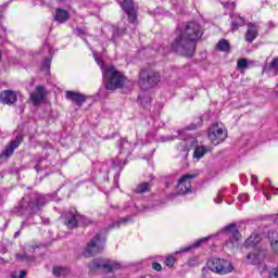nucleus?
Instances as JSON below:
<instances>
[{
  "label": "nucleus",
  "instance_id": "f257e3e1",
  "mask_svg": "<svg viewBox=\"0 0 278 278\" xmlns=\"http://www.w3.org/2000/svg\"><path fill=\"white\" fill-rule=\"evenodd\" d=\"M47 203V198L39 193H30L22 198L17 207L13 211L17 216H24V214H37Z\"/></svg>",
  "mask_w": 278,
  "mask_h": 278
},
{
  "label": "nucleus",
  "instance_id": "f03ea898",
  "mask_svg": "<svg viewBox=\"0 0 278 278\" xmlns=\"http://www.w3.org/2000/svg\"><path fill=\"white\" fill-rule=\"evenodd\" d=\"M102 77L106 90L114 91L118 90V88H131L134 86L131 81L125 77V74L118 72L114 66L106 67L102 72Z\"/></svg>",
  "mask_w": 278,
  "mask_h": 278
},
{
  "label": "nucleus",
  "instance_id": "7ed1b4c3",
  "mask_svg": "<svg viewBox=\"0 0 278 278\" xmlns=\"http://www.w3.org/2000/svg\"><path fill=\"white\" fill-rule=\"evenodd\" d=\"M262 242V237L256 232H253L249 239L244 242L245 249H254L253 252L247 255L248 264H252L253 266H260L262 262L266 258V251L260 250L257 244Z\"/></svg>",
  "mask_w": 278,
  "mask_h": 278
},
{
  "label": "nucleus",
  "instance_id": "20e7f679",
  "mask_svg": "<svg viewBox=\"0 0 278 278\" xmlns=\"http://www.w3.org/2000/svg\"><path fill=\"white\" fill-rule=\"evenodd\" d=\"M197 49V41L190 39V37H177L174 42H172V51L178 53V55H187L191 58Z\"/></svg>",
  "mask_w": 278,
  "mask_h": 278
},
{
  "label": "nucleus",
  "instance_id": "39448f33",
  "mask_svg": "<svg viewBox=\"0 0 278 278\" xmlns=\"http://www.w3.org/2000/svg\"><path fill=\"white\" fill-rule=\"evenodd\" d=\"M160 73L153 70H141L139 73V86L141 90H151V88H155L157 84H160Z\"/></svg>",
  "mask_w": 278,
  "mask_h": 278
},
{
  "label": "nucleus",
  "instance_id": "423d86ee",
  "mask_svg": "<svg viewBox=\"0 0 278 278\" xmlns=\"http://www.w3.org/2000/svg\"><path fill=\"white\" fill-rule=\"evenodd\" d=\"M90 270H102V273H114L121 268V263L110 258H94L89 264Z\"/></svg>",
  "mask_w": 278,
  "mask_h": 278
},
{
  "label": "nucleus",
  "instance_id": "0eeeda50",
  "mask_svg": "<svg viewBox=\"0 0 278 278\" xmlns=\"http://www.w3.org/2000/svg\"><path fill=\"white\" fill-rule=\"evenodd\" d=\"M207 268L217 275H229L233 271L231 262L225 258H212L207 262Z\"/></svg>",
  "mask_w": 278,
  "mask_h": 278
},
{
  "label": "nucleus",
  "instance_id": "6e6552de",
  "mask_svg": "<svg viewBox=\"0 0 278 278\" xmlns=\"http://www.w3.org/2000/svg\"><path fill=\"white\" fill-rule=\"evenodd\" d=\"M177 36H203V28L197 22L181 23L176 28Z\"/></svg>",
  "mask_w": 278,
  "mask_h": 278
},
{
  "label": "nucleus",
  "instance_id": "1a4fd4ad",
  "mask_svg": "<svg viewBox=\"0 0 278 278\" xmlns=\"http://www.w3.org/2000/svg\"><path fill=\"white\" fill-rule=\"evenodd\" d=\"M83 223V225H91L92 220L90 218L83 216L77 213V210L71 208L65 215V225L67 229H75L77 227V223Z\"/></svg>",
  "mask_w": 278,
  "mask_h": 278
},
{
  "label": "nucleus",
  "instance_id": "9d476101",
  "mask_svg": "<svg viewBox=\"0 0 278 278\" xmlns=\"http://www.w3.org/2000/svg\"><path fill=\"white\" fill-rule=\"evenodd\" d=\"M103 244H105V240L101 238V235H96L84 251L85 257H94V255H99V253H103Z\"/></svg>",
  "mask_w": 278,
  "mask_h": 278
},
{
  "label": "nucleus",
  "instance_id": "9b49d317",
  "mask_svg": "<svg viewBox=\"0 0 278 278\" xmlns=\"http://www.w3.org/2000/svg\"><path fill=\"white\" fill-rule=\"evenodd\" d=\"M227 139V130H225L220 125L213 124L208 128V140L214 144V147H218L222 142H225Z\"/></svg>",
  "mask_w": 278,
  "mask_h": 278
},
{
  "label": "nucleus",
  "instance_id": "f8f14e48",
  "mask_svg": "<svg viewBox=\"0 0 278 278\" xmlns=\"http://www.w3.org/2000/svg\"><path fill=\"white\" fill-rule=\"evenodd\" d=\"M197 174H187L178 180V194H190L192 190L191 179H195Z\"/></svg>",
  "mask_w": 278,
  "mask_h": 278
},
{
  "label": "nucleus",
  "instance_id": "ddd939ff",
  "mask_svg": "<svg viewBox=\"0 0 278 278\" xmlns=\"http://www.w3.org/2000/svg\"><path fill=\"white\" fill-rule=\"evenodd\" d=\"M225 229L227 233H229V240L226 242V247H228V249H235L240 241V231L236 228V224H230L226 226Z\"/></svg>",
  "mask_w": 278,
  "mask_h": 278
},
{
  "label": "nucleus",
  "instance_id": "4468645a",
  "mask_svg": "<svg viewBox=\"0 0 278 278\" xmlns=\"http://www.w3.org/2000/svg\"><path fill=\"white\" fill-rule=\"evenodd\" d=\"M119 5L127 14L129 23H136L138 20V14L136 13V8L134 7V0H124L119 3Z\"/></svg>",
  "mask_w": 278,
  "mask_h": 278
},
{
  "label": "nucleus",
  "instance_id": "2eb2a0df",
  "mask_svg": "<svg viewBox=\"0 0 278 278\" xmlns=\"http://www.w3.org/2000/svg\"><path fill=\"white\" fill-rule=\"evenodd\" d=\"M23 142V136L18 135L13 139L10 143L9 147L0 154V157H10L12 153H14V150L18 149L21 143Z\"/></svg>",
  "mask_w": 278,
  "mask_h": 278
},
{
  "label": "nucleus",
  "instance_id": "dca6fc26",
  "mask_svg": "<svg viewBox=\"0 0 278 278\" xmlns=\"http://www.w3.org/2000/svg\"><path fill=\"white\" fill-rule=\"evenodd\" d=\"M17 99L18 96L12 90H4L0 93V102L3 103V105H13V103H16Z\"/></svg>",
  "mask_w": 278,
  "mask_h": 278
},
{
  "label": "nucleus",
  "instance_id": "f3484780",
  "mask_svg": "<svg viewBox=\"0 0 278 278\" xmlns=\"http://www.w3.org/2000/svg\"><path fill=\"white\" fill-rule=\"evenodd\" d=\"M65 99H67V101H73L78 108H81V105L86 103V96L75 91H66Z\"/></svg>",
  "mask_w": 278,
  "mask_h": 278
},
{
  "label": "nucleus",
  "instance_id": "a211bd4d",
  "mask_svg": "<svg viewBox=\"0 0 278 278\" xmlns=\"http://www.w3.org/2000/svg\"><path fill=\"white\" fill-rule=\"evenodd\" d=\"M30 101H33L35 105H40V103L45 101V87L37 86L35 91L30 93Z\"/></svg>",
  "mask_w": 278,
  "mask_h": 278
},
{
  "label": "nucleus",
  "instance_id": "6ab92c4d",
  "mask_svg": "<svg viewBox=\"0 0 278 278\" xmlns=\"http://www.w3.org/2000/svg\"><path fill=\"white\" fill-rule=\"evenodd\" d=\"M71 18V14L67 10L64 9H56L54 14V21L56 23H66Z\"/></svg>",
  "mask_w": 278,
  "mask_h": 278
},
{
  "label": "nucleus",
  "instance_id": "aec40b11",
  "mask_svg": "<svg viewBox=\"0 0 278 278\" xmlns=\"http://www.w3.org/2000/svg\"><path fill=\"white\" fill-rule=\"evenodd\" d=\"M151 188H153V182L143 181L137 185L135 192L136 194H144L146 192H151Z\"/></svg>",
  "mask_w": 278,
  "mask_h": 278
},
{
  "label": "nucleus",
  "instance_id": "412c9836",
  "mask_svg": "<svg viewBox=\"0 0 278 278\" xmlns=\"http://www.w3.org/2000/svg\"><path fill=\"white\" fill-rule=\"evenodd\" d=\"M230 18L232 31H236L239 27H242V25H244V17L240 16L239 14H231Z\"/></svg>",
  "mask_w": 278,
  "mask_h": 278
},
{
  "label": "nucleus",
  "instance_id": "4be33fe9",
  "mask_svg": "<svg viewBox=\"0 0 278 278\" xmlns=\"http://www.w3.org/2000/svg\"><path fill=\"white\" fill-rule=\"evenodd\" d=\"M15 257H16L17 262H22L24 264H31V263L36 262V256H34L31 254H27V252L17 253V254H15Z\"/></svg>",
  "mask_w": 278,
  "mask_h": 278
},
{
  "label": "nucleus",
  "instance_id": "5701e85b",
  "mask_svg": "<svg viewBox=\"0 0 278 278\" xmlns=\"http://www.w3.org/2000/svg\"><path fill=\"white\" fill-rule=\"evenodd\" d=\"M111 31L112 36H123V34H128L127 33V29H121V28H116V26H112V25H109V26H105L103 28V34H105V31Z\"/></svg>",
  "mask_w": 278,
  "mask_h": 278
},
{
  "label": "nucleus",
  "instance_id": "b1692460",
  "mask_svg": "<svg viewBox=\"0 0 278 278\" xmlns=\"http://www.w3.org/2000/svg\"><path fill=\"white\" fill-rule=\"evenodd\" d=\"M216 49L218 51L228 52L231 49V46L229 45V41L227 39H222L217 42Z\"/></svg>",
  "mask_w": 278,
  "mask_h": 278
},
{
  "label": "nucleus",
  "instance_id": "393cba45",
  "mask_svg": "<svg viewBox=\"0 0 278 278\" xmlns=\"http://www.w3.org/2000/svg\"><path fill=\"white\" fill-rule=\"evenodd\" d=\"M54 277H64L68 275L70 269L66 267H54L52 270Z\"/></svg>",
  "mask_w": 278,
  "mask_h": 278
},
{
  "label": "nucleus",
  "instance_id": "a878e982",
  "mask_svg": "<svg viewBox=\"0 0 278 278\" xmlns=\"http://www.w3.org/2000/svg\"><path fill=\"white\" fill-rule=\"evenodd\" d=\"M205 153H207V149H205V147H197L193 152V157L195 160H201Z\"/></svg>",
  "mask_w": 278,
  "mask_h": 278
},
{
  "label": "nucleus",
  "instance_id": "bb28decb",
  "mask_svg": "<svg viewBox=\"0 0 278 278\" xmlns=\"http://www.w3.org/2000/svg\"><path fill=\"white\" fill-rule=\"evenodd\" d=\"M270 71H278V58L274 59L270 64L263 68L264 73H269Z\"/></svg>",
  "mask_w": 278,
  "mask_h": 278
},
{
  "label": "nucleus",
  "instance_id": "cd10ccee",
  "mask_svg": "<svg viewBox=\"0 0 278 278\" xmlns=\"http://www.w3.org/2000/svg\"><path fill=\"white\" fill-rule=\"evenodd\" d=\"M237 68L239 71H247L249 68V61L247 59H239L237 61Z\"/></svg>",
  "mask_w": 278,
  "mask_h": 278
},
{
  "label": "nucleus",
  "instance_id": "c85d7f7f",
  "mask_svg": "<svg viewBox=\"0 0 278 278\" xmlns=\"http://www.w3.org/2000/svg\"><path fill=\"white\" fill-rule=\"evenodd\" d=\"M247 36H257V25L253 23L248 24Z\"/></svg>",
  "mask_w": 278,
  "mask_h": 278
},
{
  "label": "nucleus",
  "instance_id": "c756f323",
  "mask_svg": "<svg viewBox=\"0 0 278 278\" xmlns=\"http://www.w3.org/2000/svg\"><path fill=\"white\" fill-rule=\"evenodd\" d=\"M205 242H207V238L200 239V240L195 241L192 245L186 248L184 251L185 252L192 251V249H198V247H201V244H203Z\"/></svg>",
  "mask_w": 278,
  "mask_h": 278
},
{
  "label": "nucleus",
  "instance_id": "7c9ffc66",
  "mask_svg": "<svg viewBox=\"0 0 278 278\" xmlns=\"http://www.w3.org/2000/svg\"><path fill=\"white\" fill-rule=\"evenodd\" d=\"M165 265L168 266L169 268H173L175 266V257L169 256L165 260Z\"/></svg>",
  "mask_w": 278,
  "mask_h": 278
},
{
  "label": "nucleus",
  "instance_id": "2f4dec72",
  "mask_svg": "<svg viewBox=\"0 0 278 278\" xmlns=\"http://www.w3.org/2000/svg\"><path fill=\"white\" fill-rule=\"evenodd\" d=\"M34 5H51V2H47V0H34Z\"/></svg>",
  "mask_w": 278,
  "mask_h": 278
},
{
  "label": "nucleus",
  "instance_id": "473e14b6",
  "mask_svg": "<svg viewBox=\"0 0 278 278\" xmlns=\"http://www.w3.org/2000/svg\"><path fill=\"white\" fill-rule=\"evenodd\" d=\"M268 278H278V265H277L276 268H274L269 271V277Z\"/></svg>",
  "mask_w": 278,
  "mask_h": 278
},
{
  "label": "nucleus",
  "instance_id": "72a5a7b5",
  "mask_svg": "<svg viewBox=\"0 0 278 278\" xmlns=\"http://www.w3.org/2000/svg\"><path fill=\"white\" fill-rule=\"evenodd\" d=\"M224 8H226V10H236V2H226L224 3Z\"/></svg>",
  "mask_w": 278,
  "mask_h": 278
},
{
  "label": "nucleus",
  "instance_id": "f704fd0d",
  "mask_svg": "<svg viewBox=\"0 0 278 278\" xmlns=\"http://www.w3.org/2000/svg\"><path fill=\"white\" fill-rule=\"evenodd\" d=\"M122 223H127V219H122L119 222H115L112 224V226H110L111 229H114L115 227H121Z\"/></svg>",
  "mask_w": 278,
  "mask_h": 278
},
{
  "label": "nucleus",
  "instance_id": "c9c22d12",
  "mask_svg": "<svg viewBox=\"0 0 278 278\" xmlns=\"http://www.w3.org/2000/svg\"><path fill=\"white\" fill-rule=\"evenodd\" d=\"M77 34H81L83 36H87L88 34V28L87 27H83V28H78L76 30Z\"/></svg>",
  "mask_w": 278,
  "mask_h": 278
},
{
  "label": "nucleus",
  "instance_id": "e433bc0d",
  "mask_svg": "<svg viewBox=\"0 0 278 278\" xmlns=\"http://www.w3.org/2000/svg\"><path fill=\"white\" fill-rule=\"evenodd\" d=\"M94 60H96L97 64L100 66L102 73H103V71H105V70L103 68V62H102V61L99 59V56H97V55H94Z\"/></svg>",
  "mask_w": 278,
  "mask_h": 278
},
{
  "label": "nucleus",
  "instance_id": "4c0bfd02",
  "mask_svg": "<svg viewBox=\"0 0 278 278\" xmlns=\"http://www.w3.org/2000/svg\"><path fill=\"white\" fill-rule=\"evenodd\" d=\"M152 268L153 270H157V273H160V270H162V265L160 263H153Z\"/></svg>",
  "mask_w": 278,
  "mask_h": 278
},
{
  "label": "nucleus",
  "instance_id": "58836bf2",
  "mask_svg": "<svg viewBox=\"0 0 278 278\" xmlns=\"http://www.w3.org/2000/svg\"><path fill=\"white\" fill-rule=\"evenodd\" d=\"M36 249H38L37 245H28V247H26V251H29L30 253H34L36 251Z\"/></svg>",
  "mask_w": 278,
  "mask_h": 278
},
{
  "label": "nucleus",
  "instance_id": "ea45409f",
  "mask_svg": "<svg viewBox=\"0 0 278 278\" xmlns=\"http://www.w3.org/2000/svg\"><path fill=\"white\" fill-rule=\"evenodd\" d=\"M126 142H127V138H122L118 143L119 149H123V144H125Z\"/></svg>",
  "mask_w": 278,
  "mask_h": 278
},
{
  "label": "nucleus",
  "instance_id": "a19ab883",
  "mask_svg": "<svg viewBox=\"0 0 278 278\" xmlns=\"http://www.w3.org/2000/svg\"><path fill=\"white\" fill-rule=\"evenodd\" d=\"M253 40H255V36H248V37H245V41L247 42H253Z\"/></svg>",
  "mask_w": 278,
  "mask_h": 278
},
{
  "label": "nucleus",
  "instance_id": "79ce46f5",
  "mask_svg": "<svg viewBox=\"0 0 278 278\" xmlns=\"http://www.w3.org/2000/svg\"><path fill=\"white\" fill-rule=\"evenodd\" d=\"M27 276V271L22 270L20 271V276H17V278H25Z\"/></svg>",
  "mask_w": 278,
  "mask_h": 278
},
{
  "label": "nucleus",
  "instance_id": "37998d69",
  "mask_svg": "<svg viewBox=\"0 0 278 278\" xmlns=\"http://www.w3.org/2000/svg\"><path fill=\"white\" fill-rule=\"evenodd\" d=\"M46 68H50L51 67V59H46Z\"/></svg>",
  "mask_w": 278,
  "mask_h": 278
},
{
  "label": "nucleus",
  "instance_id": "c03bdc74",
  "mask_svg": "<svg viewBox=\"0 0 278 278\" xmlns=\"http://www.w3.org/2000/svg\"><path fill=\"white\" fill-rule=\"evenodd\" d=\"M45 51H49L51 53V47L49 45L43 46Z\"/></svg>",
  "mask_w": 278,
  "mask_h": 278
},
{
  "label": "nucleus",
  "instance_id": "a18cd8bd",
  "mask_svg": "<svg viewBox=\"0 0 278 278\" xmlns=\"http://www.w3.org/2000/svg\"><path fill=\"white\" fill-rule=\"evenodd\" d=\"M252 184H257V176H252Z\"/></svg>",
  "mask_w": 278,
  "mask_h": 278
},
{
  "label": "nucleus",
  "instance_id": "49530a36",
  "mask_svg": "<svg viewBox=\"0 0 278 278\" xmlns=\"http://www.w3.org/2000/svg\"><path fill=\"white\" fill-rule=\"evenodd\" d=\"M18 236H21V230L16 231V232L14 233V238H17Z\"/></svg>",
  "mask_w": 278,
  "mask_h": 278
},
{
  "label": "nucleus",
  "instance_id": "de8ad7c7",
  "mask_svg": "<svg viewBox=\"0 0 278 278\" xmlns=\"http://www.w3.org/2000/svg\"><path fill=\"white\" fill-rule=\"evenodd\" d=\"M3 16V8L0 7V17Z\"/></svg>",
  "mask_w": 278,
  "mask_h": 278
},
{
  "label": "nucleus",
  "instance_id": "09e8293b",
  "mask_svg": "<svg viewBox=\"0 0 278 278\" xmlns=\"http://www.w3.org/2000/svg\"><path fill=\"white\" fill-rule=\"evenodd\" d=\"M11 278H18V276L12 274V275H11Z\"/></svg>",
  "mask_w": 278,
  "mask_h": 278
},
{
  "label": "nucleus",
  "instance_id": "8fccbe9b",
  "mask_svg": "<svg viewBox=\"0 0 278 278\" xmlns=\"http://www.w3.org/2000/svg\"><path fill=\"white\" fill-rule=\"evenodd\" d=\"M189 129H197V126H191Z\"/></svg>",
  "mask_w": 278,
  "mask_h": 278
},
{
  "label": "nucleus",
  "instance_id": "3c124183",
  "mask_svg": "<svg viewBox=\"0 0 278 278\" xmlns=\"http://www.w3.org/2000/svg\"><path fill=\"white\" fill-rule=\"evenodd\" d=\"M274 194H278V189H275Z\"/></svg>",
  "mask_w": 278,
  "mask_h": 278
},
{
  "label": "nucleus",
  "instance_id": "603ef678",
  "mask_svg": "<svg viewBox=\"0 0 278 278\" xmlns=\"http://www.w3.org/2000/svg\"><path fill=\"white\" fill-rule=\"evenodd\" d=\"M216 203H223V199H219V201H216Z\"/></svg>",
  "mask_w": 278,
  "mask_h": 278
},
{
  "label": "nucleus",
  "instance_id": "864d4df0",
  "mask_svg": "<svg viewBox=\"0 0 278 278\" xmlns=\"http://www.w3.org/2000/svg\"><path fill=\"white\" fill-rule=\"evenodd\" d=\"M194 140H195V139L193 138L192 141L194 142Z\"/></svg>",
  "mask_w": 278,
  "mask_h": 278
},
{
  "label": "nucleus",
  "instance_id": "5fc2aeb1",
  "mask_svg": "<svg viewBox=\"0 0 278 278\" xmlns=\"http://www.w3.org/2000/svg\"><path fill=\"white\" fill-rule=\"evenodd\" d=\"M141 278H144V277H141Z\"/></svg>",
  "mask_w": 278,
  "mask_h": 278
}]
</instances>
